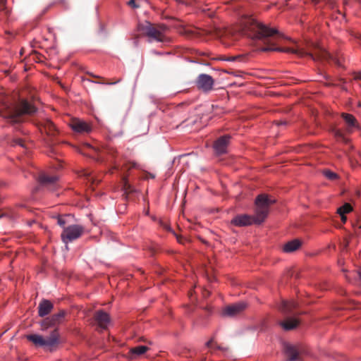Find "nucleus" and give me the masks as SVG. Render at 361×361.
Masks as SVG:
<instances>
[{
    "instance_id": "f257e3e1",
    "label": "nucleus",
    "mask_w": 361,
    "mask_h": 361,
    "mask_svg": "<svg viewBox=\"0 0 361 361\" xmlns=\"http://www.w3.org/2000/svg\"><path fill=\"white\" fill-rule=\"evenodd\" d=\"M224 33L234 39L246 36L252 39L267 41L270 43L269 45H276V43L283 42L295 43L293 39L279 32L276 28L259 23L250 16L243 17L238 23L226 28Z\"/></svg>"
},
{
    "instance_id": "f03ea898",
    "label": "nucleus",
    "mask_w": 361,
    "mask_h": 361,
    "mask_svg": "<svg viewBox=\"0 0 361 361\" xmlns=\"http://www.w3.org/2000/svg\"><path fill=\"white\" fill-rule=\"evenodd\" d=\"M137 31L140 35L147 37L149 43L171 42V37L168 36L170 28L165 24L144 21L138 23Z\"/></svg>"
},
{
    "instance_id": "7ed1b4c3",
    "label": "nucleus",
    "mask_w": 361,
    "mask_h": 361,
    "mask_svg": "<svg viewBox=\"0 0 361 361\" xmlns=\"http://www.w3.org/2000/svg\"><path fill=\"white\" fill-rule=\"evenodd\" d=\"M37 111L36 107L27 100L22 99L18 103L6 107L0 111V116L11 124L24 121V116L32 115Z\"/></svg>"
},
{
    "instance_id": "20e7f679",
    "label": "nucleus",
    "mask_w": 361,
    "mask_h": 361,
    "mask_svg": "<svg viewBox=\"0 0 361 361\" xmlns=\"http://www.w3.org/2000/svg\"><path fill=\"white\" fill-rule=\"evenodd\" d=\"M26 338L35 345L37 347H44L49 351L56 350L59 343V334L57 329L52 331L49 336L47 338H44L43 336L38 334L27 335Z\"/></svg>"
},
{
    "instance_id": "39448f33",
    "label": "nucleus",
    "mask_w": 361,
    "mask_h": 361,
    "mask_svg": "<svg viewBox=\"0 0 361 361\" xmlns=\"http://www.w3.org/2000/svg\"><path fill=\"white\" fill-rule=\"evenodd\" d=\"M276 202L274 199H270L267 195L262 194L257 197L255 200V212L252 216L255 220V224H260L264 221L267 217L269 207Z\"/></svg>"
},
{
    "instance_id": "423d86ee",
    "label": "nucleus",
    "mask_w": 361,
    "mask_h": 361,
    "mask_svg": "<svg viewBox=\"0 0 361 361\" xmlns=\"http://www.w3.org/2000/svg\"><path fill=\"white\" fill-rule=\"evenodd\" d=\"M283 52L287 54H293L300 56L305 55H310L314 59H316L312 54L308 53L302 47H262L260 49H256L254 53L262 52Z\"/></svg>"
},
{
    "instance_id": "0eeeda50",
    "label": "nucleus",
    "mask_w": 361,
    "mask_h": 361,
    "mask_svg": "<svg viewBox=\"0 0 361 361\" xmlns=\"http://www.w3.org/2000/svg\"><path fill=\"white\" fill-rule=\"evenodd\" d=\"M84 227L81 225L74 224L64 227L61 235L62 241L67 244L79 238L84 233Z\"/></svg>"
},
{
    "instance_id": "6e6552de",
    "label": "nucleus",
    "mask_w": 361,
    "mask_h": 361,
    "mask_svg": "<svg viewBox=\"0 0 361 361\" xmlns=\"http://www.w3.org/2000/svg\"><path fill=\"white\" fill-rule=\"evenodd\" d=\"M195 85L198 90L207 93L213 90L214 80L211 75L202 73L197 76L195 80Z\"/></svg>"
},
{
    "instance_id": "1a4fd4ad",
    "label": "nucleus",
    "mask_w": 361,
    "mask_h": 361,
    "mask_svg": "<svg viewBox=\"0 0 361 361\" xmlns=\"http://www.w3.org/2000/svg\"><path fill=\"white\" fill-rule=\"evenodd\" d=\"M246 307V304L243 302L233 304L224 308L223 314L228 317H234L241 313Z\"/></svg>"
},
{
    "instance_id": "9d476101",
    "label": "nucleus",
    "mask_w": 361,
    "mask_h": 361,
    "mask_svg": "<svg viewBox=\"0 0 361 361\" xmlns=\"http://www.w3.org/2000/svg\"><path fill=\"white\" fill-rule=\"evenodd\" d=\"M341 117L343 119L345 130L348 133H352L359 128V124L355 116L348 113H343Z\"/></svg>"
},
{
    "instance_id": "9b49d317",
    "label": "nucleus",
    "mask_w": 361,
    "mask_h": 361,
    "mask_svg": "<svg viewBox=\"0 0 361 361\" xmlns=\"http://www.w3.org/2000/svg\"><path fill=\"white\" fill-rule=\"evenodd\" d=\"M286 361H301L300 351L296 346L286 344L284 346Z\"/></svg>"
},
{
    "instance_id": "f8f14e48",
    "label": "nucleus",
    "mask_w": 361,
    "mask_h": 361,
    "mask_svg": "<svg viewBox=\"0 0 361 361\" xmlns=\"http://www.w3.org/2000/svg\"><path fill=\"white\" fill-rule=\"evenodd\" d=\"M230 138L231 137L229 135H224L215 141L214 143V149L216 154H221L226 152Z\"/></svg>"
},
{
    "instance_id": "ddd939ff",
    "label": "nucleus",
    "mask_w": 361,
    "mask_h": 361,
    "mask_svg": "<svg viewBox=\"0 0 361 361\" xmlns=\"http://www.w3.org/2000/svg\"><path fill=\"white\" fill-rule=\"evenodd\" d=\"M231 224L236 226H247L255 224V220L252 216L241 214L235 216L231 220Z\"/></svg>"
},
{
    "instance_id": "4468645a",
    "label": "nucleus",
    "mask_w": 361,
    "mask_h": 361,
    "mask_svg": "<svg viewBox=\"0 0 361 361\" xmlns=\"http://www.w3.org/2000/svg\"><path fill=\"white\" fill-rule=\"evenodd\" d=\"M317 58L320 59L331 60L337 66H342V57L338 54H337L336 56L332 55L324 49H319Z\"/></svg>"
},
{
    "instance_id": "2eb2a0df",
    "label": "nucleus",
    "mask_w": 361,
    "mask_h": 361,
    "mask_svg": "<svg viewBox=\"0 0 361 361\" xmlns=\"http://www.w3.org/2000/svg\"><path fill=\"white\" fill-rule=\"evenodd\" d=\"M71 128L77 133H90L92 130V127L87 122L80 120L74 119L71 123Z\"/></svg>"
},
{
    "instance_id": "dca6fc26",
    "label": "nucleus",
    "mask_w": 361,
    "mask_h": 361,
    "mask_svg": "<svg viewBox=\"0 0 361 361\" xmlns=\"http://www.w3.org/2000/svg\"><path fill=\"white\" fill-rule=\"evenodd\" d=\"M94 320L101 329H105L110 323V317L106 312L99 310L95 312Z\"/></svg>"
},
{
    "instance_id": "f3484780",
    "label": "nucleus",
    "mask_w": 361,
    "mask_h": 361,
    "mask_svg": "<svg viewBox=\"0 0 361 361\" xmlns=\"http://www.w3.org/2000/svg\"><path fill=\"white\" fill-rule=\"evenodd\" d=\"M58 177L56 176H49L42 173L39 176V181L44 186L49 187L50 189L54 190L57 185Z\"/></svg>"
},
{
    "instance_id": "a211bd4d",
    "label": "nucleus",
    "mask_w": 361,
    "mask_h": 361,
    "mask_svg": "<svg viewBox=\"0 0 361 361\" xmlns=\"http://www.w3.org/2000/svg\"><path fill=\"white\" fill-rule=\"evenodd\" d=\"M54 306L53 304L48 300H42L39 304L38 314L39 317H44L50 313Z\"/></svg>"
},
{
    "instance_id": "6ab92c4d",
    "label": "nucleus",
    "mask_w": 361,
    "mask_h": 361,
    "mask_svg": "<svg viewBox=\"0 0 361 361\" xmlns=\"http://www.w3.org/2000/svg\"><path fill=\"white\" fill-rule=\"evenodd\" d=\"M301 246V241L298 239H294L286 243L283 247V251L284 252L290 253L293 252Z\"/></svg>"
},
{
    "instance_id": "aec40b11",
    "label": "nucleus",
    "mask_w": 361,
    "mask_h": 361,
    "mask_svg": "<svg viewBox=\"0 0 361 361\" xmlns=\"http://www.w3.org/2000/svg\"><path fill=\"white\" fill-rule=\"evenodd\" d=\"M176 27L181 35H186L187 37L193 36L197 30V29L195 27H192L191 26L185 25L183 24H178L176 25Z\"/></svg>"
},
{
    "instance_id": "412c9836",
    "label": "nucleus",
    "mask_w": 361,
    "mask_h": 361,
    "mask_svg": "<svg viewBox=\"0 0 361 361\" xmlns=\"http://www.w3.org/2000/svg\"><path fill=\"white\" fill-rule=\"evenodd\" d=\"M297 307V303L294 301H282L279 310L284 314H290L292 310Z\"/></svg>"
},
{
    "instance_id": "4be33fe9",
    "label": "nucleus",
    "mask_w": 361,
    "mask_h": 361,
    "mask_svg": "<svg viewBox=\"0 0 361 361\" xmlns=\"http://www.w3.org/2000/svg\"><path fill=\"white\" fill-rule=\"evenodd\" d=\"M281 326L286 331L293 329L298 325V321L295 319L288 318L280 323Z\"/></svg>"
},
{
    "instance_id": "5701e85b",
    "label": "nucleus",
    "mask_w": 361,
    "mask_h": 361,
    "mask_svg": "<svg viewBox=\"0 0 361 361\" xmlns=\"http://www.w3.org/2000/svg\"><path fill=\"white\" fill-rule=\"evenodd\" d=\"M44 128L45 132L48 135H49L51 136L55 135L56 128H55L54 124L51 121H47L46 123H44Z\"/></svg>"
},
{
    "instance_id": "b1692460",
    "label": "nucleus",
    "mask_w": 361,
    "mask_h": 361,
    "mask_svg": "<svg viewBox=\"0 0 361 361\" xmlns=\"http://www.w3.org/2000/svg\"><path fill=\"white\" fill-rule=\"evenodd\" d=\"M102 152L108 155L115 157L116 149L111 144H106L102 147Z\"/></svg>"
},
{
    "instance_id": "393cba45",
    "label": "nucleus",
    "mask_w": 361,
    "mask_h": 361,
    "mask_svg": "<svg viewBox=\"0 0 361 361\" xmlns=\"http://www.w3.org/2000/svg\"><path fill=\"white\" fill-rule=\"evenodd\" d=\"M148 348L145 345H139L131 349V353L136 355H142L146 353Z\"/></svg>"
},
{
    "instance_id": "a878e982",
    "label": "nucleus",
    "mask_w": 361,
    "mask_h": 361,
    "mask_svg": "<svg viewBox=\"0 0 361 361\" xmlns=\"http://www.w3.org/2000/svg\"><path fill=\"white\" fill-rule=\"evenodd\" d=\"M352 209L353 207H351V205L348 203H345L342 207L338 209L337 212L338 214H345L350 212Z\"/></svg>"
},
{
    "instance_id": "bb28decb",
    "label": "nucleus",
    "mask_w": 361,
    "mask_h": 361,
    "mask_svg": "<svg viewBox=\"0 0 361 361\" xmlns=\"http://www.w3.org/2000/svg\"><path fill=\"white\" fill-rule=\"evenodd\" d=\"M63 316L64 312H61L58 314L49 317V318L50 319L51 322H52L53 324L55 326L60 322L61 319L63 317Z\"/></svg>"
},
{
    "instance_id": "cd10ccee",
    "label": "nucleus",
    "mask_w": 361,
    "mask_h": 361,
    "mask_svg": "<svg viewBox=\"0 0 361 361\" xmlns=\"http://www.w3.org/2000/svg\"><path fill=\"white\" fill-rule=\"evenodd\" d=\"M323 175L330 180H334L338 178L337 173L330 171V170H324L323 171Z\"/></svg>"
},
{
    "instance_id": "c85d7f7f",
    "label": "nucleus",
    "mask_w": 361,
    "mask_h": 361,
    "mask_svg": "<svg viewBox=\"0 0 361 361\" xmlns=\"http://www.w3.org/2000/svg\"><path fill=\"white\" fill-rule=\"evenodd\" d=\"M122 183H123V190L126 192H131L132 190H131V186L128 183V179H127V177L126 176H122Z\"/></svg>"
},
{
    "instance_id": "c756f323",
    "label": "nucleus",
    "mask_w": 361,
    "mask_h": 361,
    "mask_svg": "<svg viewBox=\"0 0 361 361\" xmlns=\"http://www.w3.org/2000/svg\"><path fill=\"white\" fill-rule=\"evenodd\" d=\"M54 326V325L53 324L52 322H51V320L49 317H47L46 319H44L41 323V326H42V330H45V329H48L49 327Z\"/></svg>"
},
{
    "instance_id": "7c9ffc66",
    "label": "nucleus",
    "mask_w": 361,
    "mask_h": 361,
    "mask_svg": "<svg viewBox=\"0 0 361 361\" xmlns=\"http://www.w3.org/2000/svg\"><path fill=\"white\" fill-rule=\"evenodd\" d=\"M137 167H138V165L137 163H135L134 161H128L123 166L122 170H126V169L129 170L131 168H137Z\"/></svg>"
},
{
    "instance_id": "2f4dec72",
    "label": "nucleus",
    "mask_w": 361,
    "mask_h": 361,
    "mask_svg": "<svg viewBox=\"0 0 361 361\" xmlns=\"http://www.w3.org/2000/svg\"><path fill=\"white\" fill-rule=\"evenodd\" d=\"M126 4L132 8H138L140 7V4L137 0H129L126 2Z\"/></svg>"
},
{
    "instance_id": "473e14b6",
    "label": "nucleus",
    "mask_w": 361,
    "mask_h": 361,
    "mask_svg": "<svg viewBox=\"0 0 361 361\" xmlns=\"http://www.w3.org/2000/svg\"><path fill=\"white\" fill-rule=\"evenodd\" d=\"M14 145H20L22 147H24V142L22 139H16L13 141Z\"/></svg>"
},
{
    "instance_id": "72a5a7b5",
    "label": "nucleus",
    "mask_w": 361,
    "mask_h": 361,
    "mask_svg": "<svg viewBox=\"0 0 361 361\" xmlns=\"http://www.w3.org/2000/svg\"><path fill=\"white\" fill-rule=\"evenodd\" d=\"M58 224L60 226H64L65 224H66V221L64 220V219L61 216H59L58 217Z\"/></svg>"
},
{
    "instance_id": "f704fd0d",
    "label": "nucleus",
    "mask_w": 361,
    "mask_h": 361,
    "mask_svg": "<svg viewBox=\"0 0 361 361\" xmlns=\"http://www.w3.org/2000/svg\"><path fill=\"white\" fill-rule=\"evenodd\" d=\"M206 345L209 348H213V340L211 339L209 341L207 342Z\"/></svg>"
},
{
    "instance_id": "c9c22d12",
    "label": "nucleus",
    "mask_w": 361,
    "mask_h": 361,
    "mask_svg": "<svg viewBox=\"0 0 361 361\" xmlns=\"http://www.w3.org/2000/svg\"><path fill=\"white\" fill-rule=\"evenodd\" d=\"M314 4H319L320 1L329 2L330 0H312Z\"/></svg>"
},
{
    "instance_id": "e433bc0d",
    "label": "nucleus",
    "mask_w": 361,
    "mask_h": 361,
    "mask_svg": "<svg viewBox=\"0 0 361 361\" xmlns=\"http://www.w3.org/2000/svg\"><path fill=\"white\" fill-rule=\"evenodd\" d=\"M341 217V220L343 223H345L347 220V218L346 216H345V214H339Z\"/></svg>"
},
{
    "instance_id": "4c0bfd02",
    "label": "nucleus",
    "mask_w": 361,
    "mask_h": 361,
    "mask_svg": "<svg viewBox=\"0 0 361 361\" xmlns=\"http://www.w3.org/2000/svg\"><path fill=\"white\" fill-rule=\"evenodd\" d=\"M118 168V165H115L111 169H110V173H114V170H117Z\"/></svg>"
},
{
    "instance_id": "58836bf2",
    "label": "nucleus",
    "mask_w": 361,
    "mask_h": 361,
    "mask_svg": "<svg viewBox=\"0 0 361 361\" xmlns=\"http://www.w3.org/2000/svg\"><path fill=\"white\" fill-rule=\"evenodd\" d=\"M120 81H121V79H118V80H116V81H115V82H106V85H114V84H116V83L119 82Z\"/></svg>"
},
{
    "instance_id": "ea45409f",
    "label": "nucleus",
    "mask_w": 361,
    "mask_h": 361,
    "mask_svg": "<svg viewBox=\"0 0 361 361\" xmlns=\"http://www.w3.org/2000/svg\"><path fill=\"white\" fill-rule=\"evenodd\" d=\"M336 136H337V137H342V133L340 131L337 130L336 132Z\"/></svg>"
},
{
    "instance_id": "a19ab883",
    "label": "nucleus",
    "mask_w": 361,
    "mask_h": 361,
    "mask_svg": "<svg viewBox=\"0 0 361 361\" xmlns=\"http://www.w3.org/2000/svg\"><path fill=\"white\" fill-rule=\"evenodd\" d=\"M242 57H243V56H241V55H238V56H235V57H233L231 60L233 61V60H235V59H240V58H242Z\"/></svg>"
},
{
    "instance_id": "79ce46f5",
    "label": "nucleus",
    "mask_w": 361,
    "mask_h": 361,
    "mask_svg": "<svg viewBox=\"0 0 361 361\" xmlns=\"http://www.w3.org/2000/svg\"><path fill=\"white\" fill-rule=\"evenodd\" d=\"M216 348H219V349H221L223 350H227V348H221L219 346H216Z\"/></svg>"
},
{
    "instance_id": "37998d69",
    "label": "nucleus",
    "mask_w": 361,
    "mask_h": 361,
    "mask_svg": "<svg viewBox=\"0 0 361 361\" xmlns=\"http://www.w3.org/2000/svg\"><path fill=\"white\" fill-rule=\"evenodd\" d=\"M359 276H360V279H361V270H360V272H359Z\"/></svg>"
},
{
    "instance_id": "c03bdc74",
    "label": "nucleus",
    "mask_w": 361,
    "mask_h": 361,
    "mask_svg": "<svg viewBox=\"0 0 361 361\" xmlns=\"http://www.w3.org/2000/svg\"><path fill=\"white\" fill-rule=\"evenodd\" d=\"M150 177H152V178H154V176L150 175Z\"/></svg>"
},
{
    "instance_id": "a18cd8bd",
    "label": "nucleus",
    "mask_w": 361,
    "mask_h": 361,
    "mask_svg": "<svg viewBox=\"0 0 361 361\" xmlns=\"http://www.w3.org/2000/svg\"><path fill=\"white\" fill-rule=\"evenodd\" d=\"M178 241L181 243V240L179 238H178Z\"/></svg>"
},
{
    "instance_id": "49530a36",
    "label": "nucleus",
    "mask_w": 361,
    "mask_h": 361,
    "mask_svg": "<svg viewBox=\"0 0 361 361\" xmlns=\"http://www.w3.org/2000/svg\"><path fill=\"white\" fill-rule=\"evenodd\" d=\"M283 123H277L278 125L282 124Z\"/></svg>"
},
{
    "instance_id": "de8ad7c7",
    "label": "nucleus",
    "mask_w": 361,
    "mask_h": 361,
    "mask_svg": "<svg viewBox=\"0 0 361 361\" xmlns=\"http://www.w3.org/2000/svg\"><path fill=\"white\" fill-rule=\"evenodd\" d=\"M360 228H361V225H360Z\"/></svg>"
}]
</instances>
